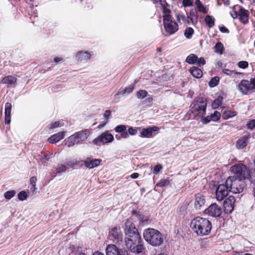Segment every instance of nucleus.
<instances>
[{"mask_svg":"<svg viewBox=\"0 0 255 255\" xmlns=\"http://www.w3.org/2000/svg\"><path fill=\"white\" fill-rule=\"evenodd\" d=\"M163 21L165 30L169 35H172L178 30V24L171 15H163Z\"/></svg>","mask_w":255,"mask_h":255,"instance_id":"8","label":"nucleus"},{"mask_svg":"<svg viewBox=\"0 0 255 255\" xmlns=\"http://www.w3.org/2000/svg\"><path fill=\"white\" fill-rule=\"evenodd\" d=\"M223 97L219 96L212 103V107L214 109H218L223 104Z\"/></svg>","mask_w":255,"mask_h":255,"instance_id":"28","label":"nucleus"},{"mask_svg":"<svg viewBox=\"0 0 255 255\" xmlns=\"http://www.w3.org/2000/svg\"><path fill=\"white\" fill-rule=\"evenodd\" d=\"M91 55L88 51H79L76 53V57L77 60L80 62H86L90 59Z\"/></svg>","mask_w":255,"mask_h":255,"instance_id":"22","label":"nucleus"},{"mask_svg":"<svg viewBox=\"0 0 255 255\" xmlns=\"http://www.w3.org/2000/svg\"><path fill=\"white\" fill-rule=\"evenodd\" d=\"M152 101H153V98L152 97H148V98H146L144 100L143 103L145 104L149 103L150 104H151Z\"/></svg>","mask_w":255,"mask_h":255,"instance_id":"63","label":"nucleus"},{"mask_svg":"<svg viewBox=\"0 0 255 255\" xmlns=\"http://www.w3.org/2000/svg\"><path fill=\"white\" fill-rule=\"evenodd\" d=\"M141 240H142L141 238H138L135 240H131V241H125V245L126 247L129 246V245H131V244L136 242V241H141Z\"/></svg>","mask_w":255,"mask_h":255,"instance_id":"54","label":"nucleus"},{"mask_svg":"<svg viewBox=\"0 0 255 255\" xmlns=\"http://www.w3.org/2000/svg\"><path fill=\"white\" fill-rule=\"evenodd\" d=\"M196 63L199 67H200L206 64V61L204 57L198 58V60L196 61Z\"/></svg>","mask_w":255,"mask_h":255,"instance_id":"50","label":"nucleus"},{"mask_svg":"<svg viewBox=\"0 0 255 255\" xmlns=\"http://www.w3.org/2000/svg\"><path fill=\"white\" fill-rule=\"evenodd\" d=\"M247 127L251 129L255 128V120H251L247 124Z\"/></svg>","mask_w":255,"mask_h":255,"instance_id":"51","label":"nucleus"},{"mask_svg":"<svg viewBox=\"0 0 255 255\" xmlns=\"http://www.w3.org/2000/svg\"><path fill=\"white\" fill-rule=\"evenodd\" d=\"M67 167L65 165L62 164H58L56 169V173H59L62 172H64L66 170Z\"/></svg>","mask_w":255,"mask_h":255,"instance_id":"45","label":"nucleus"},{"mask_svg":"<svg viewBox=\"0 0 255 255\" xmlns=\"http://www.w3.org/2000/svg\"><path fill=\"white\" fill-rule=\"evenodd\" d=\"M134 89L133 85H130L127 87H126L124 90L119 91L117 93V95H122L124 94H129L132 92Z\"/></svg>","mask_w":255,"mask_h":255,"instance_id":"31","label":"nucleus"},{"mask_svg":"<svg viewBox=\"0 0 255 255\" xmlns=\"http://www.w3.org/2000/svg\"><path fill=\"white\" fill-rule=\"evenodd\" d=\"M201 118V122L204 124H207L210 122L212 121V119L210 118V116H208L206 117H200Z\"/></svg>","mask_w":255,"mask_h":255,"instance_id":"52","label":"nucleus"},{"mask_svg":"<svg viewBox=\"0 0 255 255\" xmlns=\"http://www.w3.org/2000/svg\"><path fill=\"white\" fill-rule=\"evenodd\" d=\"M64 137V132L61 131L52 135L48 138V141L50 143H55Z\"/></svg>","mask_w":255,"mask_h":255,"instance_id":"24","label":"nucleus"},{"mask_svg":"<svg viewBox=\"0 0 255 255\" xmlns=\"http://www.w3.org/2000/svg\"><path fill=\"white\" fill-rule=\"evenodd\" d=\"M205 202L206 200L204 196L200 194L196 195L194 205L197 210H200L202 207L204 206Z\"/></svg>","mask_w":255,"mask_h":255,"instance_id":"23","label":"nucleus"},{"mask_svg":"<svg viewBox=\"0 0 255 255\" xmlns=\"http://www.w3.org/2000/svg\"><path fill=\"white\" fill-rule=\"evenodd\" d=\"M235 202V198L233 196H230L224 201V211L226 214H230L232 213L234 209Z\"/></svg>","mask_w":255,"mask_h":255,"instance_id":"17","label":"nucleus"},{"mask_svg":"<svg viewBox=\"0 0 255 255\" xmlns=\"http://www.w3.org/2000/svg\"><path fill=\"white\" fill-rule=\"evenodd\" d=\"M139 232L136 229L132 217L128 218L125 222V233L126 236Z\"/></svg>","mask_w":255,"mask_h":255,"instance_id":"16","label":"nucleus"},{"mask_svg":"<svg viewBox=\"0 0 255 255\" xmlns=\"http://www.w3.org/2000/svg\"><path fill=\"white\" fill-rule=\"evenodd\" d=\"M64 61V59L61 57H56L53 59V62L56 64L61 63Z\"/></svg>","mask_w":255,"mask_h":255,"instance_id":"56","label":"nucleus"},{"mask_svg":"<svg viewBox=\"0 0 255 255\" xmlns=\"http://www.w3.org/2000/svg\"><path fill=\"white\" fill-rule=\"evenodd\" d=\"M109 237L115 244L121 245L123 243V234L120 227H114L110 229Z\"/></svg>","mask_w":255,"mask_h":255,"instance_id":"10","label":"nucleus"},{"mask_svg":"<svg viewBox=\"0 0 255 255\" xmlns=\"http://www.w3.org/2000/svg\"><path fill=\"white\" fill-rule=\"evenodd\" d=\"M232 10L234 13H231V16L234 19L239 17L240 21L244 25L249 23L250 13L248 10L239 5L234 6Z\"/></svg>","mask_w":255,"mask_h":255,"instance_id":"7","label":"nucleus"},{"mask_svg":"<svg viewBox=\"0 0 255 255\" xmlns=\"http://www.w3.org/2000/svg\"><path fill=\"white\" fill-rule=\"evenodd\" d=\"M141 236L139 232L134 233L133 234H131L129 235L126 236L125 241H131V240H135L138 238H140Z\"/></svg>","mask_w":255,"mask_h":255,"instance_id":"34","label":"nucleus"},{"mask_svg":"<svg viewBox=\"0 0 255 255\" xmlns=\"http://www.w3.org/2000/svg\"><path fill=\"white\" fill-rule=\"evenodd\" d=\"M11 104L7 102L5 104V110H4V114H11Z\"/></svg>","mask_w":255,"mask_h":255,"instance_id":"46","label":"nucleus"},{"mask_svg":"<svg viewBox=\"0 0 255 255\" xmlns=\"http://www.w3.org/2000/svg\"><path fill=\"white\" fill-rule=\"evenodd\" d=\"M18 199L20 201H24L26 200L28 197L27 193L23 190L19 192L17 194Z\"/></svg>","mask_w":255,"mask_h":255,"instance_id":"41","label":"nucleus"},{"mask_svg":"<svg viewBox=\"0 0 255 255\" xmlns=\"http://www.w3.org/2000/svg\"><path fill=\"white\" fill-rule=\"evenodd\" d=\"M220 30L222 33H229V30L225 26H221L220 27Z\"/></svg>","mask_w":255,"mask_h":255,"instance_id":"62","label":"nucleus"},{"mask_svg":"<svg viewBox=\"0 0 255 255\" xmlns=\"http://www.w3.org/2000/svg\"><path fill=\"white\" fill-rule=\"evenodd\" d=\"M205 21L209 27H213L215 25V18L211 15H206L205 17Z\"/></svg>","mask_w":255,"mask_h":255,"instance_id":"29","label":"nucleus"},{"mask_svg":"<svg viewBox=\"0 0 255 255\" xmlns=\"http://www.w3.org/2000/svg\"><path fill=\"white\" fill-rule=\"evenodd\" d=\"M148 93L144 90H140L136 94V96L138 99H142L147 97Z\"/></svg>","mask_w":255,"mask_h":255,"instance_id":"37","label":"nucleus"},{"mask_svg":"<svg viewBox=\"0 0 255 255\" xmlns=\"http://www.w3.org/2000/svg\"><path fill=\"white\" fill-rule=\"evenodd\" d=\"M128 132L130 135H134L137 133V130L136 129L134 128L133 127H130L128 129Z\"/></svg>","mask_w":255,"mask_h":255,"instance_id":"55","label":"nucleus"},{"mask_svg":"<svg viewBox=\"0 0 255 255\" xmlns=\"http://www.w3.org/2000/svg\"><path fill=\"white\" fill-rule=\"evenodd\" d=\"M15 194L16 192L14 190H9L4 193V197L6 199L10 200L15 196Z\"/></svg>","mask_w":255,"mask_h":255,"instance_id":"38","label":"nucleus"},{"mask_svg":"<svg viewBox=\"0 0 255 255\" xmlns=\"http://www.w3.org/2000/svg\"><path fill=\"white\" fill-rule=\"evenodd\" d=\"M190 112L195 117H203L206 114L207 108L206 99L203 97H198L194 99L190 105Z\"/></svg>","mask_w":255,"mask_h":255,"instance_id":"4","label":"nucleus"},{"mask_svg":"<svg viewBox=\"0 0 255 255\" xmlns=\"http://www.w3.org/2000/svg\"><path fill=\"white\" fill-rule=\"evenodd\" d=\"M102 159H91L90 158H87L84 161V164L86 167L92 169L100 165Z\"/></svg>","mask_w":255,"mask_h":255,"instance_id":"21","label":"nucleus"},{"mask_svg":"<svg viewBox=\"0 0 255 255\" xmlns=\"http://www.w3.org/2000/svg\"><path fill=\"white\" fill-rule=\"evenodd\" d=\"M191 74L195 78H200L203 76V72L201 69L197 67L193 66L189 69Z\"/></svg>","mask_w":255,"mask_h":255,"instance_id":"25","label":"nucleus"},{"mask_svg":"<svg viewBox=\"0 0 255 255\" xmlns=\"http://www.w3.org/2000/svg\"><path fill=\"white\" fill-rule=\"evenodd\" d=\"M190 227L197 236L202 237L210 233L212 224L208 219L198 216L191 220Z\"/></svg>","mask_w":255,"mask_h":255,"instance_id":"1","label":"nucleus"},{"mask_svg":"<svg viewBox=\"0 0 255 255\" xmlns=\"http://www.w3.org/2000/svg\"><path fill=\"white\" fill-rule=\"evenodd\" d=\"M114 140V135L110 132L109 130H106L93 139L92 143L94 145L100 146L101 143L105 144L108 143H111Z\"/></svg>","mask_w":255,"mask_h":255,"instance_id":"9","label":"nucleus"},{"mask_svg":"<svg viewBox=\"0 0 255 255\" xmlns=\"http://www.w3.org/2000/svg\"><path fill=\"white\" fill-rule=\"evenodd\" d=\"M143 236L145 241L153 247H159L164 241L163 235L153 228H149L144 230Z\"/></svg>","mask_w":255,"mask_h":255,"instance_id":"3","label":"nucleus"},{"mask_svg":"<svg viewBox=\"0 0 255 255\" xmlns=\"http://www.w3.org/2000/svg\"><path fill=\"white\" fill-rule=\"evenodd\" d=\"M237 89L243 95H247L250 91L252 90L250 81L242 80L237 85Z\"/></svg>","mask_w":255,"mask_h":255,"instance_id":"18","label":"nucleus"},{"mask_svg":"<svg viewBox=\"0 0 255 255\" xmlns=\"http://www.w3.org/2000/svg\"><path fill=\"white\" fill-rule=\"evenodd\" d=\"M233 176L238 179L248 180L252 183L255 181V169L250 170L247 165L243 163H236L230 168Z\"/></svg>","mask_w":255,"mask_h":255,"instance_id":"2","label":"nucleus"},{"mask_svg":"<svg viewBox=\"0 0 255 255\" xmlns=\"http://www.w3.org/2000/svg\"><path fill=\"white\" fill-rule=\"evenodd\" d=\"M223 72L224 74H225L227 75L233 76H235V75L240 74V73H238L234 70H230L228 69H223Z\"/></svg>","mask_w":255,"mask_h":255,"instance_id":"44","label":"nucleus"},{"mask_svg":"<svg viewBox=\"0 0 255 255\" xmlns=\"http://www.w3.org/2000/svg\"><path fill=\"white\" fill-rule=\"evenodd\" d=\"M90 134V131L88 129L76 132L68 137L65 144L68 147H71L75 144L82 143L84 141L88 138Z\"/></svg>","mask_w":255,"mask_h":255,"instance_id":"5","label":"nucleus"},{"mask_svg":"<svg viewBox=\"0 0 255 255\" xmlns=\"http://www.w3.org/2000/svg\"><path fill=\"white\" fill-rule=\"evenodd\" d=\"M176 17H177V20L179 22H180V19H181L184 22L189 23V17L187 16H186L185 15H184L183 14H177L176 16Z\"/></svg>","mask_w":255,"mask_h":255,"instance_id":"40","label":"nucleus"},{"mask_svg":"<svg viewBox=\"0 0 255 255\" xmlns=\"http://www.w3.org/2000/svg\"><path fill=\"white\" fill-rule=\"evenodd\" d=\"M17 81L16 77L8 75L4 77L1 80V83L3 84H8L9 85L15 84Z\"/></svg>","mask_w":255,"mask_h":255,"instance_id":"26","label":"nucleus"},{"mask_svg":"<svg viewBox=\"0 0 255 255\" xmlns=\"http://www.w3.org/2000/svg\"><path fill=\"white\" fill-rule=\"evenodd\" d=\"M215 52L218 53L222 54L224 49L223 44L220 42H217L214 46Z\"/></svg>","mask_w":255,"mask_h":255,"instance_id":"35","label":"nucleus"},{"mask_svg":"<svg viewBox=\"0 0 255 255\" xmlns=\"http://www.w3.org/2000/svg\"><path fill=\"white\" fill-rule=\"evenodd\" d=\"M169 184L170 182L168 179H161L156 184V186L163 187Z\"/></svg>","mask_w":255,"mask_h":255,"instance_id":"33","label":"nucleus"},{"mask_svg":"<svg viewBox=\"0 0 255 255\" xmlns=\"http://www.w3.org/2000/svg\"><path fill=\"white\" fill-rule=\"evenodd\" d=\"M194 33V30L192 27L187 28L184 32V36L187 39H190Z\"/></svg>","mask_w":255,"mask_h":255,"instance_id":"36","label":"nucleus"},{"mask_svg":"<svg viewBox=\"0 0 255 255\" xmlns=\"http://www.w3.org/2000/svg\"><path fill=\"white\" fill-rule=\"evenodd\" d=\"M127 248L131 253L135 254H139L145 250L142 240L136 241L130 245L129 246H127Z\"/></svg>","mask_w":255,"mask_h":255,"instance_id":"15","label":"nucleus"},{"mask_svg":"<svg viewBox=\"0 0 255 255\" xmlns=\"http://www.w3.org/2000/svg\"><path fill=\"white\" fill-rule=\"evenodd\" d=\"M104 117L106 119V120H108L109 118L111 116V111L110 110H106L104 113Z\"/></svg>","mask_w":255,"mask_h":255,"instance_id":"58","label":"nucleus"},{"mask_svg":"<svg viewBox=\"0 0 255 255\" xmlns=\"http://www.w3.org/2000/svg\"><path fill=\"white\" fill-rule=\"evenodd\" d=\"M251 134L247 133L239 138L236 142V147L239 149L244 148L248 144L250 139L251 138Z\"/></svg>","mask_w":255,"mask_h":255,"instance_id":"19","label":"nucleus"},{"mask_svg":"<svg viewBox=\"0 0 255 255\" xmlns=\"http://www.w3.org/2000/svg\"><path fill=\"white\" fill-rule=\"evenodd\" d=\"M219 82V79L218 77H214L211 79L209 83V85L210 87H214L217 86Z\"/></svg>","mask_w":255,"mask_h":255,"instance_id":"42","label":"nucleus"},{"mask_svg":"<svg viewBox=\"0 0 255 255\" xmlns=\"http://www.w3.org/2000/svg\"><path fill=\"white\" fill-rule=\"evenodd\" d=\"M229 185L226 184V181L224 184L218 185L216 190V198L219 201L223 200L230 192Z\"/></svg>","mask_w":255,"mask_h":255,"instance_id":"11","label":"nucleus"},{"mask_svg":"<svg viewBox=\"0 0 255 255\" xmlns=\"http://www.w3.org/2000/svg\"><path fill=\"white\" fill-rule=\"evenodd\" d=\"M198 60V57L195 54H189L186 58L185 61L189 64H194L196 63Z\"/></svg>","mask_w":255,"mask_h":255,"instance_id":"30","label":"nucleus"},{"mask_svg":"<svg viewBox=\"0 0 255 255\" xmlns=\"http://www.w3.org/2000/svg\"><path fill=\"white\" fill-rule=\"evenodd\" d=\"M195 4L197 6L198 10L200 12H202L204 13H207L206 8L201 3L200 0H196Z\"/></svg>","mask_w":255,"mask_h":255,"instance_id":"32","label":"nucleus"},{"mask_svg":"<svg viewBox=\"0 0 255 255\" xmlns=\"http://www.w3.org/2000/svg\"><path fill=\"white\" fill-rule=\"evenodd\" d=\"M182 3L184 6H190L193 4L191 0H183Z\"/></svg>","mask_w":255,"mask_h":255,"instance_id":"59","label":"nucleus"},{"mask_svg":"<svg viewBox=\"0 0 255 255\" xmlns=\"http://www.w3.org/2000/svg\"><path fill=\"white\" fill-rule=\"evenodd\" d=\"M190 16H192L190 18V20L192 21V23H196L197 22V16L192 14L191 12L190 13Z\"/></svg>","mask_w":255,"mask_h":255,"instance_id":"60","label":"nucleus"},{"mask_svg":"<svg viewBox=\"0 0 255 255\" xmlns=\"http://www.w3.org/2000/svg\"><path fill=\"white\" fill-rule=\"evenodd\" d=\"M159 130V128L156 126L149 127L146 128H142L140 132V136L141 137L150 138L153 137L152 132L157 131Z\"/></svg>","mask_w":255,"mask_h":255,"instance_id":"20","label":"nucleus"},{"mask_svg":"<svg viewBox=\"0 0 255 255\" xmlns=\"http://www.w3.org/2000/svg\"><path fill=\"white\" fill-rule=\"evenodd\" d=\"M210 118L212 121L216 122L220 120L221 118V114L218 111H215L213 114L210 115Z\"/></svg>","mask_w":255,"mask_h":255,"instance_id":"39","label":"nucleus"},{"mask_svg":"<svg viewBox=\"0 0 255 255\" xmlns=\"http://www.w3.org/2000/svg\"><path fill=\"white\" fill-rule=\"evenodd\" d=\"M62 126V124H60V122L57 121L55 122L54 123L51 124L48 126V128L51 130L54 128H55L58 127H61Z\"/></svg>","mask_w":255,"mask_h":255,"instance_id":"47","label":"nucleus"},{"mask_svg":"<svg viewBox=\"0 0 255 255\" xmlns=\"http://www.w3.org/2000/svg\"><path fill=\"white\" fill-rule=\"evenodd\" d=\"M238 66L240 68L246 69L248 67L249 63L246 61H241L238 62Z\"/></svg>","mask_w":255,"mask_h":255,"instance_id":"48","label":"nucleus"},{"mask_svg":"<svg viewBox=\"0 0 255 255\" xmlns=\"http://www.w3.org/2000/svg\"><path fill=\"white\" fill-rule=\"evenodd\" d=\"M237 114V112L235 111L227 110L223 112L222 118L225 120H227L236 116Z\"/></svg>","mask_w":255,"mask_h":255,"instance_id":"27","label":"nucleus"},{"mask_svg":"<svg viewBox=\"0 0 255 255\" xmlns=\"http://www.w3.org/2000/svg\"><path fill=\"white\" fill-rule=\"evenodd\" d=\"M126 130L127 127L125 125H118L115 128V131L118 133L123 132Z\"/></svg>","mask_w":255,"mask_h":255,"instance_id":"43","label":"nucleus"},{"mask_svg":"<svg viewBox=\"0 0 255 255\" xmlns=\"http://www.w3.org/2000/svg\"><path fill=\"white\" fill-rule=\"evenodd\" d=\"M106 255H128V251L125 249H119L114 244H110L106 249Z\"/></svg>","mask_w":255,"mask_h":255,"instance_id":"13","label":"nucleus"},{"mask_svg":"<svg viewBox=\"0 0 255 255\" xmlns=\"http://www.w3.org/2000/svg\"><path fill=\"white\" fill-rule=\"evenodd\" d=\"M226 184L229 185L230 192L235 194L242 193L246 186L245 180L231 176L227 178Z\"/></svg>","mask_w":255,"mask_h":255,"instance_id":"6","label":"nucleus"},{"mask_svg":"<svg viewBox=\"0 0 255 255\" xmlns=\"http://www.w3.org/2000/svg\"><path fill=\"white\" fill-rule=\"evenodd\" d=\"M162 165L160 164H158L154 167L152 172L154 174H157L160 172V171L162 170Z\"/></svg>","mask_w":255,"mask_h":255,"instance_id":"49","label":"nucleus"},{"mask_svg":"<svg viewBox=\"0 0 255 255\" xmlns=\"http://www.w3.org/2000/svg\"><path fill=\"white\" fill-rule=\"evenodd\" d=\"M251 84L252 85V90L255 89V77L251 78L250 80Z\"/></svg>","mask_w":255,"mask_h":255,"instance_id":"64","label":"nucleus"},{"mask_svg":"<svg viewBox=\"0 0 255 255\" xmlns=\"http://www.w3.org/2000/svg\"><path fill=\"white\" fill-rule=\"evenodd\" d=\"M131 217L134 216L136 217L140 224H141L142 226H146L150 224L152 220L150 218L149 216H145L142 214H140L139 211H137L135 210H133L131 211Z\"/></svg>","mask_w":255,"mask_h":255,"instance_id":"14","label":"nucleus"},{"mask_svg":"<svg viewBox=\"0 0 255 255\" xmlns=\"http://www.w3.org/2000/svg\"><path fill=\"white\" fill-rule=\"evenodd\" d=\"M11 122V114H4V124L9 125Z\"/></svg>","mask_w":255,"mask_h":255,"instance_id":"53","label":"nucleus"},{"mask_svg":"<svg viewBox=\"0 0 255 255\" xmlns=\"http://www.w3.org/2000/svg\"><path fill=\"white\" fill-rule=\"evenodd\" d=\"M77 163V161L76 159H73L70 161H67L65 164L67 166H73L76 165Z\"/></svg>","mask_w":255,"mask_h":255,"instance_id":"57","label":"nucleus"},{"mask_svg":"<svg viewBox=\"0 0 255 255\" xmlns=\"http://www.w3.org/2000/svg\"><path fill=\"white\" fill-rule=\"evenodd\" d=\"M206 214L215 218L220 217L222 214V209L216 203L211 204L208 208L205 210Z\"/></svg>","mask_w":255,"mask_h":255,"instance_id":"12","label":"nucleus"},{"mask_svg":"<svg viewBox=\"0 0 255 255\" xmlns=\"http://www.w3.org/2000/svg\"><path fill=\"white\" fill-rule=\"evenodd\" d=\"M37 181V178L36 176H32L30 178L29 182L31 185H36V183Z\"/></svg>","mask_w":255,"mask_h":255,"instance_id":"61","label":"nucleus"}]
</instances>
